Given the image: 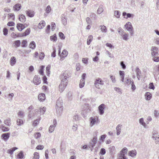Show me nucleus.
I'll list each match as a JSON object with an SVG mask.
<instances>
[{"label":"nucleus","mask_w":159,"mask_h":159,"mask_svg":"<svg viewBox=\"0 0 159 159\" xmlns=\"http://www.w3.org/2000/svg\"><path fill=\"white\" fill-rule=\"evenodd\" d=\"M62 103L63 102L62 98H59L57 100L56 106V108L57 112L60 114L62 110Z\"/></svg>","instance_id":"1"},{"label":"nucleus","mask_w":159,"mask_h":159,"mask_svg":"<svg viewBox=\"0 0 159 159\" xmlns=\"http://www.w3.org/2000/svg\"><path fill=\"white\" fill-rule=\"evenodd\" d=\"M128 149L126 148H123L120 152L118 159H127L125 156V153H126Z\"/></svg>","instance_id":"2"},{"label":"nucleus","mask_w":159,"mask_h":159,"mask_svg":"<svg viewBox=\"0 0 159 159\" xmlns=\"http://www.w3.org/2000/svg\"><path fill=\"white\" fill-rule=\"evenodd\" d=\"M70 76V71L68 70H66L64 71L62 74L61 77V80H64V81L65 80H67V82L68 83V80L67 79Z\"/></svg>","instance_id":"3"},{"label":"nucleus","mask_w":159,"mask_h":159,"mask_svg":"<svg viewBox=\"0 0 159 159\" xmlns=\"http://www.w3.org/2000/svg\"><path fill=\"white\" fill-rule=\"evenodd\" d=\"M97 137L96 136H94L90 142L89 147L91 149V151H92L93 148L97 143Z\"/></svg>","instance_id":"4"},{"label":"nucleus","mask_w":159,"mask_h":159,"mask_svg":"<svg viewBox=\"0 0 159 159\" xmlns=\"http://www.w3.org/2000/svg\"><path fill=\"white\" fill-rule=\"evenodd\" d=\"M63 81L64 80H61V83L59 86V90L61 92H62L65 89L68 83L66 80H65L64 81Z\"/></svg>","instance_id":"5"},{"label":"nucleus","mask_w":159,"mask_h":159,"mask_svg":"<svg viewBox=\"0 0 159 159\" xmlns=\"http://www.w3.org/2000/svg\"><path fill=\"white\" fill-rule=\"evenodd\" d=\"M94 85L97 88H99V84L103 85L104 84L103 81L100 78H98L96 79L94 82Z\"/></svg>","instance_id":"6"},{"label":"nucleus","mask_w":159,"mask_h":159,"mask_svg":"<svg viewBox=\"0 0 159 159\" xmlns=\"http://www.w3.org/2000/svg\"><path fill=\"white\" fill-rule=\"evenodd\" d=\"M53 125L50 126L49 128V133H52L54 130V129L57 125V120L56 119H54L53 120Z\"/></svg>","instance_id":"7"},{"label":"nucleus","mask_w":159,"mask_h":159,"mask_svg":"<svg viewBox=\"0 0 159 159\" xmlns=\"http://www.w3.org/2000/svg\"><path fill=\"white\" fill-rule=\"evenodd\" d=\"M105 107V105L104 104H101L98 107V110L100 115H103L104 113V110Z\"/></svg>","instance_id":"8"},{"label":"nucleus","mask_w":159,"mask_h":159,"mask_svg":"<svg viewBox=\"0 0 159 159\" xmlns=\"http://www.w3.org/2000/svg\"><path fill=\"white\" fill-rule=\"evenodd\" d=\"M33 82L35 85H39L41 83V80L39 75H35L33 79Z\"/></svg>","instance_id":"9"},{"label":"nucleus","mask_w":159,"mask_h":159,"mask_svg":"<svg viewBox=\"0 0 159 159\" xmlns=\"http://www.w3.org/2000/svg\"><path fill=\"white\" fill-rule=\"evenodd\" d=\"M122 15L123 16H124V17L126 19H127L128 18H133L134 16L133 14L129 13H127L125 12L123 13Z\"/></svg>","instance_id":"10"},{"label":"nucleus","mask_w":159,"mask_h":159,"mask_svg":"<svg viewBox=\"0 0 159 159\" xmlns=\"http://www.w3.org/2000/svg\"><path fill=\"white\" fill-rule=\"evenodd\" d=\"M125 26L128 31L131 30H133L132 25L129 22H127L125 25Z\"/></svg>","instance_id":"11"},{"label":"nucleus","mask_w":159,"mask_h":159,"mask_svg":"<svg viewBox=\"0 0 159 159\" xmlns=\"http://www.w3.org/2000/svg\"><path fill=\"white\" fill-rule=\"evenodd\" d=\"M26 13L27 15L30 17H33L34 16V11L30 10H28L26 11Z\"/></svg>","instance_id":"12"},{"label":"nucleus","mask_w":159,"mask_h":159,"mask_svg":"<svg viewBox=\"0 0 159 159\" xmlns=\"http://www.w3.org/2000/svg\"><path fill=\"white\" fill-rule=\"evenodd\" d=\"M135 72L136 73L137 78L139 80H140V78L141 77V71L137 67L136 68Z\"/></svg>","instance_id":"13"},{"label":"nucleus","mask_w":159,"mask_h":159,"mask_svg":"<svg viewBox=\"0 0 159 159\" xmlns=\"http://www.w3.org/2000/svg\"><path fill=\"white\" fill-rule=\"evenodd\" d=\"M10 134L9 133H4L2 134V139L5 141L7 140L10 137Z\"/></svg>","instance_id":"14"},{"label":"nucleus","mask_w":159,"mask_h":159,"mask_svg":"<svg viewBox=\"0 0 159 159\" xmlns=\"http://www.w3.org/2000/svg\"><path fill=\"white\" fill-rule=\"evenodd\" d=\"M38 98L40 101H43L45 99V94L43 93L39 94L38 96Z\"/></svg>","instance_id":"15"},{"label":"nucleus","mask_w":159,"mask_h":159,"mask_svg":"<svg viewBox=\"0 0 159 159\" xmlns=\"http://www.w3.org/2000/svg\"><path fill=\"white\" fill-rule=\"evenodd\" d=\"M21 8V5L19 3H17L13 7L14 11H18L20 10Z\"/></svg>","instance_id":"16"},{"label":"nucleus","mask_w":159,"mask_h":159,"mask_svg":"<svg viewBox=\"0 0 159 159\" xmlns=\"http://www.w3.org/2000/svg\"><path fill=\"white\" fill-rule=\"evenodd\" d=\"M16 62V58L14 57H12L10 60V64L11 66H13Z\"/></svg>","instance_id":"17"},{"label":"nucleus","mask_w":159,"mask_h":159,"mask_svg":"<svg viewBox=\"0 0 159 159\" xmlns=\"http://www.w3.org/2000/svg\"><path fill=\"white\" fill-rule=\"evenodd\" d=\"M19 19L20 21L22 23H24L25 21L26 18L24 15L21 14L19 16Z\"/></svg>","instance_id":"18"},{"label":"nucleus","mask_w":159,"mask_h":159,"mask_svg":"<svg viewBox=\"0 0 159 159\" xmlns=\"http://www.w3.org/2000/svg\"><path fill=\"white\" fill-rule=\"evenodd\" d=\"M145 99L147 100H150L152 97V94L149 92H146L145 94Z\"/></svg>","instance_id":"19"},{"label":"nucleus","mask_w":159,"mask_h":159,"mask_svg":"<svg viewBox=\"0 0 159 159\" xmlns=\"http://www.w3.org/2000/svg\"><path fill=\"white\" fill-rule=\"evenodd\" d=\"M45 25V23L43 20L41 21L39 24L38 27L40 29L43 28Z\"/></svg>","instance_id":"20"},{"label":"nucleus","mask_w":159,"mask_h":159,"mask_svg":"<svg viewBox=\"0 0 159 159\" xmlns=\"http://www.w3.org/2000/svg\"><path fill=\"white\" fill-rule=\"evenodd\" d=\"M30 32V28H28L25 32L21 35V36H25L29 34Z\"/></svg>","instance_id":"21"},{"label":"nucleus","mask_w":159,"mask_h":159,"mask_svg":"<svg viewBox=\"0 0 159 159\" xmlns=\"http://www.w3.org/2000/svg\"><path fill=\"white\" fill-rule=\"evenodd\" d=\"M137 152L135 150L130 151L129 152V155L132 157H134V156H135Z\"/></svg>","instance_id":"22"},{"label":"nucleus","mask_w":159,"mask_h":159,"mask_svg":"<svg viewBox=\"0 0 159 159\" xmlns=\"http://www.w3.org/2000/svg\"><path fill=\"white\" fill-rule=\"evenodd\" d=\"M121 125L119 124L116 127V134L117 135H119L120 134L121 132Z\"/></svg>","instance_id":"23"},{"label":"nucleus","mask_w":159,"mask_h":159,"mask_svg":"<svg viewBox=\"0 0 159 159\" xmlns=\"http://www.w3.org/2000/svg\"><path fill=\"white\" fill-rule=\"evenodd\" d=\"M17 149L16 147H14L10 149L7 150V153L10 154H12L13 152Z\"/></svg>","instance_id":"24"},{"label":"nucleus","mask_w":159,"mask_h":159,"mask_svg":"<svg viewBox=\"0 0 159 159\" xmlns=\"http://www.w3.org/2000/svg\"><path fill=\"white\" fill-rule=\"evenodd\" d=\"M68 54V52L67 50L65 49H64L63 50L61 53V56L62 57H65L67 56Z\"/></svg>","instance_id":"25"},{"label":"nucleus","mask_w":159,"mask_h":159,"mask_svg":"<svg viewBox=\"0 0 159 159\" xmlns=\"http://www.w3.org/2000/svg\"><path fill=\"white\" fill-rule=\"evenodd\" d=\"M120 35L124 40L126 41L129 39V35L128 34L125 33L124 34H120Z\"/></svg>","instance_id":"26"},{"label":"nucleus","mask_w":159,"mask_h":159,"mask_svg":"<svg viewBox=\"0 0 159 159\" xmlns=\"http://www.w3.org/2000/svg\"><path fill=\"white\" fill-rule=\"evenodd\" d=\"M36 47V44L34 41H32L29 45V47L32 49H34Z\"/></svg>","instance_id":"27"},{"label":"nucleus","mask_w":159,"mask_h":159,"mask_svg":"<svg viewBox=\"0 0 159 159\" xmlns=\"http://www.w3.org/2000/svg\"><path fill=\"white\" fill-rule=\"evenodd\" d=\"M90 125L91 126H92L95 124V123L96 122V119L95 118H93V117H91L90 118Z\"/></svg>","instance_id":"28"},{"label":"nucleus","mask_w":159,"mask_h":159,"mask_svg":"<svg viewBox=\"0 0 159 159\" xmlns=\"http://www.w3.org/2000/svg\"><path fill=\"white\" fill-rule=\"evenodd\" d=\"M93 37L92 35H90L89 36L87 42V43L88 45L90 44V43L91 42L93 39Z\"/></svg>","instance_id":"29"},{"label":"nucleus","mask_w":159,"mask_h":159,"mask_svg":"<svg viewBox=\"0 0 159 159\" xmlns=\"http://www.w3.org/2000/svg\"><path fill=\"white\" fill-rule=\"evenodd\" d=\"M35 116V114H33V112L31 111H30L28 115V118L29 119H32L33 118V116Z\"/></svg>","instance_id":"30"},{"label":"nucleus","mask_w":159,"mask_h":159,"mask_svg":"<svg viewBox=\"0 0 159 159\" xmlns=\"http://www.w3.org/2000/svg\"><path fill=\"white\" fill-rule=\"evenodd\" d=\"M100 29L103 33H106L107 31V29L106 26L102 25L100 26Z\"/></svg>","instance_id":"31"},{"label":"nucleus","mask_w":159,"mask_h":159,"mask_svg":"<svg viewBox=\"0 0 159 159\" xmlns=\"http://www.w3.org/2000/svg\"><path fill=\"white\" fill-rule=\"evenodd\" d=\"M11 120L10 118H8V119L4 121V124L8 126H10L11 125Z\"/></svg>","instance_id":"32"},{"label":"nucleus","mask_w":159,"mask_h":159,"mask_svg":"<svg viewBox=\"0 0 159 159\" xmlns=\"http://www.w3.org/2000/svg\"><path fill=\"white\" fill-rule=\"evenodd\" d=\"M109 150L110 153H113L115 151V148L114 146H112L109 148Z\"/></svg>","instance_id":"33"},{"label":"nucleus","mask_w":159,"mask_h":159,"mask_svg":"<svg viewBox=\"0 0 159 159\" xmlns=\"http://www.w3.org/2000/svg\"><path fill=\"white\" fill-rule=\"evenodd\" d=\"M120 12L118 11H115L114 12V16L117 18H119L120 16Z\"/></svg>","instance_id":"34"},{"label":"nucleus","mask_w":159,"mask_h":159,"mask_svg":"<svg viewBox=\"0 0 159 159\" xmlns=\"http://www.w3.org/2000/svg\"><path fill=\"white\" fill-rule=\"evenodd\" d=\"M85 84V80H80L79 84L80 88H82L84 86Z\"/></svg>","instance_id":"35"},{"label":"nucleus","mask_w":159,"mask_h":159,"mask_svg":"<svg viewBox=\"0 0 159 159\" xmlns=\"http://www.w3.org/2000/svg\"><path fill=\"white\" fill-rule=\"evenodd\" d=\"M139 122L141 125H143L145 128V127L146 124L144 121L143 118H142L139 119Z\"/></svg>","instance_id":"36"},{"label":"nucleus","mask_w":159,"mask_h":159,"mask_svg":"<svg viewBox=\"0 0 159 159\" xmlns=\"http://www.w3.org/2000/svg\"><path fill=\"white\" fill-rule=\"evenodd\" d=\"M44 68V66H42L40 67V70H39V73L42 75H44L43 70Z\"/></svg>","instance_id":"37"},{"label":"nucleus","mask_w":159,"mask_h":159,"mask_svg":"<svg viewBox=\"0 0 159 159\" xmlns=\"http://www.w3.org/2000/svg\"><path fill=\"white\" fill-rule=\"evenodd\" d=\"M17 124L18 125H21L23 124V121L22 120L18 119L16 121Z\"/></svg>","instance_id":"38"},{"label":"nucleus","mask_w":159,"mask_h":159,"mask_svg":"<svg viewBox=\"0 0 159 159\" xmlns=\"http://www.w3.org/2000/svg\"><path fill=\"white\" fill-rule=\"evenodd\" d=\"M50 66L48 65L46 68V71L47 73V75H49L50 74Z\"/></svg>","instance_id":"39"},{"label":"nucleus","mask_w":159,"mask_h":159,"mask_svg":"<svg viewBox=\"0 0 159 159\" xmlns=\"http://www.w3.org/2000/svg\"><path fill=\"white\" fill-rule=\"evenodd\" d=\"M50 38L51 40L53 41V42H56L57 41V36L56 34H54L53 35L51 36Z\"/></svg>","instance_id":"40"},{"label":"nucleus","mask_w":159,"mask_h":159,"mask_svg":"<svg viewBox=\"0 0 159 159\" xmlns=\"http://www.w3.org/2000/svg\"><path fill=\"white\" fill-rule=\"evenodd\" d=\"M33 159H39V153L37 152H35L34 154Z\"/></svg>","instance_id":"41"},{"label":"nucleus","mask_w":159,"mask_h":159,"mask_svg":"<svg viewBox=\"0 0 159 159\" xmlns=\"http://www.w3.org/2000/svg\"><path fill=\"white\" fill-rule=\"evenodd\" d=\"M158 133L157 131H154L152 132V138L153 139H155L157 136H158Z\"/></svg>","instance_id":"42"},{"label":"nucleus","mask_w":159,"mask_h":159,"mask_svg":"<svg viewBox=\"0 0 159 159\" xmlns=\"http://www.w3.org/2000/svg\"><path fill=\"white\" fill-rule=\"evenodd\" d=\"M14 43L15 44V46L16 47H18L20 46V40H16L14 42Z\"/></svg>","instance_id":"43"},{"label":"nucleus","mask_w":159,"mask_h":159,"mask_svg":"<svg viewBox=\"0 0 159 159\" xmlns=\"http://www.w3.org/2000/svg\"><path fill=\"white\" fill-rule=\"evenodd\" d=\"M61 21L63 25H65L67 24L66 19L65 17H62Z\"/></svg>","instance_id":"44"},{"label":"nucleus","mask_w":159,"mask_h":159,"mask_svg":"<svg viewBox=\"0 0 159 159\" xmlns=\"http://www.w3.org/2000/svg\"><path fill=\"white\" fill-rule=\"evenodd\" d=\"M18 115L20 118H22L24 116V113L22 111H20L18 112Z\"/></svg>","instance_id":"45"},{"label":"nucleus","mask_w":159,"mask_h":159,"mask_svg":"<svg viewBox=\"0 0 159 159\" xmlns=\"http://www.w3.org/2000/svg\"><path fill=\"white\" fill-rule=\"evenodd\" d=\"M103 9L102 6H100L97 10V13L98 14H101L103 11Z\"/></svg>","instance_id":"46"},{"label":"nucleus","mask_w":159,"mask_h":159,"mask_svg":"<svg viewBox=\"0 0 159 159\" xmlns=\"http://www.w3.org/2000/svg\"><path fill=\"white\" fill-rule=\"evenodd\" d=\"M9 17V18H11V20H14L15 19V15L14 14L10 13L8 14Z\"/></svg>","instance_id":"47"},{"label":"nucleus","mask_w":159,"mask_h":159,"mask_svg":"<svg viewBox=\"0 0 159 159\" xmlns=\"http://www.w3.org/2000/svg\"><path fill=\"white\" fill-rule=\"evenodd\" d=\"M40 120V119H37L36 120H35L33 123V126H35L36 125H37L39 124V121Z\"/></svg>","instance_id":"48"},{"label":"nucleus","mask_w":159,"mask_h":159,"mask_svg":"<svg viewBox=\"0 0 159 159\" xmlns=\"http://www.w3.org/2000/svg\"><path fill=\"white\" fill-rule=\"evenodd\" d=\"M106 150L104 148H102L101 149L100 151V153L102 155H104L106 153Z\"/></svg>","instance_id":"49"},{"label":"nucleus","mask_w":159,"mask_h":159,"mask_svg":"<svg viewBox=\"0 0 159 159\" xmlns=\"http://www.w3.org/2000/svg\"><path fill=\"white\" fill-rule=\"evenodd\" d=\"M59 36L62 39H65V37L64 34L61 32H60L59 33Z\"/></svg>","instance_id":"50"},{"label":"nucleus","mask_w":159,"mask_h":159,"mask_svg":"<svg viewBox=\"0 0 159 159\" xmlns=\"http://www.w3.org/2000/svg\"><path fill=\"white\" fill-rule=\"evenodd\" d=\"M40 136L41 134L39 132L35 133L34 134V137L36 139H38V138H40Z\"/></svg>","instance_id":"51"},{"label":"nucleus","mask_w":159,"mask_h":159,"mask_svg":"<svg viewBox=\"0 0 159 159\" xmlns=\"http://www.w3.org/2000/svg\"><path fill=\"white\" fill-rule=\"evenodd\" d=\"M79 119V117L78 115H75L73 117V121H77Z\"/></svg>","instance_id":"52"},{"label":"nucleus","mask_w":159,"mask_h":159,"mask_svg":"<svg viewBox=\"0 0 159 159\" xmlns=\"http://www.w3.org/2000/svg\"><path fill=\"white\" fill-rule=\"evenodd\" d=\"M53 52L51 53V56L52 57H56V49L55 48H53Z\"/></svg>","instance_id":"53"},{"label":"nucleus","mask_w":159,"mask_h":159,"mask_svg":"<svg viewBox=\"0 0 159 159\" xmlns=\"http://www.w3.org/2000/svg\"><path fill=\"white\" fill-rule=\"evenodd\" d=\"M131 82H132L130 84L131 85V89L133 91H134L136 87L134 84V83L133 81H131Z\"/></svg>","instance_id":"54"},{"label":"nucleus","mask_w":159,"mask_h":159,"mask_svg":"<svg viewBox=\"0 0 159 159\" xmlns=\"http://www.w3.org/2000/svg\"><path fill=\"white\" fill-rule=\"evenodd\" d=\"M24 157L23 153V152H20L18 154V157L20 158H22Z\"/></svg>","instance_id":"55"},{"label":"nucleus","mask_w":159,"mask_h":159,"mask_svg":"<svg viewBox=\"0 0 159 159\" xmlns=\"http://www.w3.org/2000/svg\"><path fill=\"white\" fill-rule=\"evenodd\" d=\"M51 10V8L50 6L48 5L46 9V12L47 13H49Z\"/></svg>","instance_id":"56"},{"label":"nucleus","mask_w":159,"mask_h":159,"mask_svg":"<svg viewBox=\"0 0 159 159\" xmlns=\"http://www.w3.org/2000/svg\"><path fill=\"white\" fill-rule=\"evenodd\" d=\"M44 54L43 52H41L39 56V58L41 60L43 59L44 57Z\"/></svg>","instance_id":"57"},{"label":"nucleus","mask_w":159,"mask_h":159,"mask_svg":"<svg viewBox=\"0 0 159 159\" xmlns=\"http://www.w3.org/2000/svg\"><path fill=\"white\" fill-rule=\"evenodd\" d=\"M8 30L6 28H4L3 29V34L4 35H6L8 34Z\"/></svg>","instance_id":"58"},{"label":"nucleus","mask_w":159,"mask_h":159,"mask_svg":"<svg viewBox=\"0 0 159 159\" xmlns=\"http://www.w3.org/2000/svg\"><path fill=\"white\" fill-rule=\"evenodd\" d=\"M27 43V41L25 40H23L22 42V47H24L26 46V44Z\"/></svg>","instance_id":"59"},{"label":"nucleus","mask_w":159,"mask_h":159,"mask_svg":"<svg viewBox=\"0 0 159 159\" xmlns=\"http://www.w3.org/2000/svg\"><path fill=\"white\" fill-rule=\"evenodd\" d=\"M46 109V107H43V108L40 109V112L41 113H42V114H43L45 112Z\"/></svg>","instance_id":"60"},{"label":"nucleus","mask_w":159,"mask_h":159,"mask_svg":"<svg viewBox=\"0 0 159 159\" xmlns=\"http://www.w3.org/2000/svg\"><path fill=\"white\" fill-rule=\"evenodd\" d=\"M114 89L120 94H121L122 93V92L120 88L117 87H115L114 88Z\"/></svg>","instance_id":"61"},{"label":"nucleus","mask_w":159,"mask_h":159,"mask_svg":"<svg viewBox=\"0 0 159 159\" xmlns=\"http://www.w3.org/2000/svg\"><path fill=\"white\" fill-rule=\"evenodd\" d=\"M22 25V24L18 23L17 24L16 27L17 28V29L19 31H20V29H21Z\"/></svg>","instance_id":"62"},{"label":"nucleus","mask_w":159,"mask_h":159,"mask_svg":"<svg viewBox=\"0 0 159 159\" xmlns=\"http://www.w3.org/2000/svg\"><path fill=\"white\" fill-rule=\"evenodd\" d=\"M120 65L121 66L122 68L123 69H126V66L124 64V62L123 61H121L120 62Z\"/></svg>","instance_id":"63"},{"label":"nucleus","mask_w":159,"mask_h":159,"mask_svg":"<svg viewBox=\"0 0 159 159\" xmlns=\"http://www.w3.org/2000/svg\"><path fill=\"white\" fill-rule=\"evenodd\" d=\"M153 60L154 61L158 62L159 61V57L157 56L153 57Z\"/></svg>","instance_id":"64"}]
</instances>
